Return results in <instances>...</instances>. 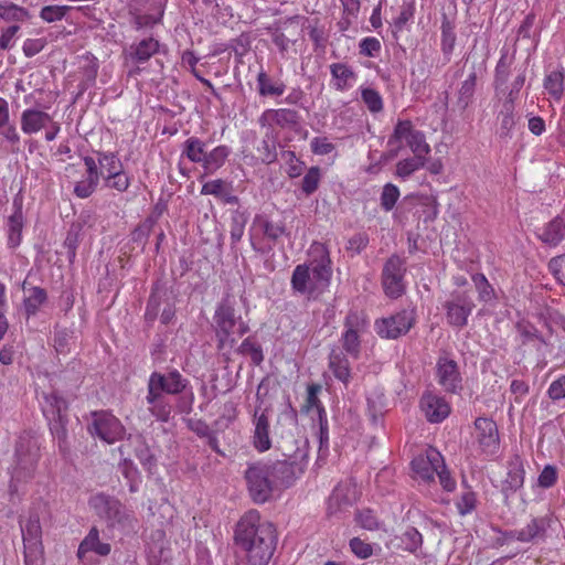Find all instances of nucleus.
Returning <instances> with one entry per match:
<instances>
[{"mask_svg": "<svg viewBox=\"0 0 565 565\" xmlns=\"http://www.w3.org/2000/svg\"><path fill=\"white\" fill-rule=\"evenodd\" d=\"M236 352L241 355H249L254 365H260L264 361L263 349L253 337L245 338L237 347Z\"/></svg>", "mask_w": 565, "mask_h": 565, "instance_id": "09e8293b", "label": "nucleus"}, {"mask_svg": "<svg viewBox=\"0 0 565 565\" xmlns=\"http://www.w3.org/2000/svg\"><path fill=\"white\" fill-rule=\"evenodd\" d=\"M105 185L109 189L117 190L118 192H125L130 185V178L121 170L109 178H104Z\"/></svg>", "mask_w": 565, "mask_h": 565, "instance_id": "338daca9", "label": "nucleus"}, {"mask_svg": "<svg viewBox=\"0 0 565 565\" xmlns=\"http://www.w3.org/2000/svg\"><path fill=\"white\" fill-rule=\"evenodd\" d=\"M441 42H440V50L446 57V62L450 61V56L454 52L455 44H456V33H455V25L454 23L444 15V19L441 21Z\"/></svg>", "mask_w": 565, "mask_h": 565, "instance_id": "37998d69", "label": "nucleus"}, {"mask_svg": "<svg viewBox=\"0 0 565 565\" xmlns=\"http://www.w3.org/2000/svg\"><path fill=\"white\" fill-rule=\"evenodd\" d=\"M159 47L160 44L158 40L153 38L143 39L130 46L129 58L135 63H146L159 52Z\"/></svg>", "mask_w": 565, "mask_h": 565, "instance_id": "72a5a7b5", "label": "nucleus"}, {"mask_svg": "<svg viewBox=\"0 0 565 565\" xmlns=\"http://www.w3.org/2000/svg\"><path fill=\"white\" fill-rule=\"evenodd\" d=\"M13 207L14 212L8 217L7 222L8 246L10 248H17L20 245L24 226L22 200L15 198L13 200Z\"/></svg>", "mask_w": 565, "mask_h": 565, "instance_id": "bb28decb", "label": "nucleus"}, {"mask_svg": "<svg viewBox=\"0 0 565 565\" xmlns=\"http://www.w3.org/2000/svg\"><path fill=\"white\" fill-rule=\"evenodd\" d=\"M444 308L448 323L456 328H463L468 323L475 302L466 291H456L445 302Z\"/></svg>", "mask_w": 565, "mask_h": 565, "instance_id": "ddd939ff", "label": "nucleus"}, {"mask_svg": "<svg viewBox=\"0 0 565 565\" xmlns=\"http://www.w3.org/2000/svg\"><path fill=\"white\" fill-rule=\"evenodd\" d=\"M24 562L25 565H32L38 561L42 550V529L40 518L36 513H31L24 524L21 523Z\"/></svg>", "mask_w": 565, "mask_h": 565, "instance_id": "9b49d317", "label": "nucleus"}, {"mask_svg": "<svg viewBox=\"0 0 565 565\" xmlns=\"http://www.w3.org/2000/svg\"><path fill=\"white\" fill-rule=\"evenodd\" d=\"M406 273L405 260L393 254L384 263L382 269V286L387 297L396 299L405 292L404 276Z\"/></svg>", "mask_w": 565, "mask_h": 565, "instance_id": "6e6552de", "label": "nucleus"}, {"mask_svg": "<svg viewBox=\"0 0 565 565\" xmlns=\"http://www.w3.org/2000/svg\"><path fill=\"white\" fill-rule=\"evenodd\" d=\"M484 68L482 65L479 67L472 65L467 78L460 83L456 93V106L460 111H465L470 105H472L477 89V82L482 76Z\"/></svg>", "mask_w": 565, "mask_h": 565, "instance_id": "aec40b11", "label": "nucleus"}, {"mask_svg": "<svg viewBox=\"0 0 565 565\" xmlns=\"http://www.w3.org/2000/svg\"><path fill=\"white\" fill-rule=\"evenodd\" d=\"M310 273L316 295L318 296L324 292L330 286L332 276L331 259L328 250L323 248L320 259H315L312 262V269Z\"/></svg>", "mask_w": 565, "mask_h": 565, "instance_id": "393cba45", "label": "nucleus"}, {"mask_svg": "<svg viewBox=\"0 0 565 565\" xmlns=\"http://www.w3.org/2000/svg\"><path fill=\"white\" fill-rule=\"evenodd\" d=\"M361 98L371 113H380L383 109V99L374 88H362Z\"/></svg>", "mask_w": 565, "mask_h": 565, "instance_id": "052dcab7", "label": "nucleus"}, {"mask_svg": "<svg viewBox=\"0 0 565 565\" xmlns=\"http://www.w3.org/2000/svg\"><path fill=\"white\" fill-rule=\"evenodd\" d=\"M87 430L107 444L120 439L125 433L120 420L107 411L92 412V423L88 424Z\"/></svg>", "mask_w": 565, "mask_h": 565, "instance_id": "1a4fd4ad", "label": "nucleus"}, {"mask_svg": "<svg viewBox=\"0 0 565 565\" xmlns=\"http://www.w3.org/2000/svg\"><path fill=\"white\" fill-rule=\"evenodd\" d=\"M41 458L40 441L30 431H23L14 446V465L11 468V492L17 491V483L34 478Z\"/></svg>", "mask_w": 565, "mask_h": 565, "instance_id": "7ed1b4c3", "label": "nucleus"}, {"mask_svg": "<svg viewBox=\"0 0 565 565\" xmlns=\"http://www.w3.org/2000/svg\"><path fill=\"white\" fill-rule=\"evenodd\" d=\"M52 117L42 110L28 108L21 115V129L26 135H32L46 128Z\"/></svg>", "mask_w": 565, "mask_h": 565, "instance_id": "c85d7f7f", "label": "nucleus"}, {"mask_svg": "<svg viewBox=\"0 0 565 565\" xmlns=\"http://www.w3.org/2000/svg\"><path fill=\"white\" fill-rule=\"evenodd\" d=\"M438 383L447 393H458L462 390V377L457 362L448 356H440L436 364Z\"/></svg>", "mask_w": 565, "mask_h": 565, "instance_id": "2eb2a0df", "label": "nucleus"}, {"mask_svg": "<svg viewBox=\"0 0 565 565\" xmlns=\"http://www.w3.org/2000/svg\"><path fill=\"white\" fill-rule=\"evenodd\" d=\"M420 408L429 423H441L450 414L448 402L431 392H426L420 398Z\"/></svg>", "mask_w": 565, "mask_h": 565, "instance_id": "5701e85b", "label": "nucleus"}, {"mask_svg": "<svg viewBox=\"0 0 565 565\" xmlns=\"http://www.w3.org/2000/svg\"><path fill=\"white\" fill-rule=\"evenodd\" d=\"M472 281L479 292L480 300L489 301L492 299L493 288L483 274L478 273L472 275Z\"/></svg>", "mask_w": 565, "mask_h": 565, "instance_id": "69168bd1", "label": "nucleus"}, {"mask_svg": "<svg viewBox=\"0 0 565 565\" xmlns=\"http://www.w3.org/2000/svg\"><path fill=\"white\" fill-rule=\"evenodd\" d=\"M254 226H258L264 236L274 244L286 234V226L282 222L274 223L263 215H256L253 222Z\"/></svg>", "mask_w": 565, "mask_h": 565, "instance_id": "58836bf2", "label": "nucleus"}, {"mask_svg": "<svg viewBox=\"0 0 565 565\" xmlns=\"http://www.w3.org/2000/svg\"><path fill=\"white\" fill-rule=\"evenodd\" d=\"M414 156L426 158L430 152V146L426 142L425 134L420 130H415L406 141Z\"/></svg>", "mask_w": 565, "mask_h": 565, "instance_id": "6e6d98bb", "label": "nucleus"}, {"mask_svg": "<svg viewBox=\"0 0 565 565\" xmlns=\"http://www.w3.org/2000/svg\"><path fill=\"white\" fill-rule=\"evenodd\" d=\"M321 180V170L315 166L309 168L301 182V190L306 195H310L318 190Z\"/></svg>", "mask_w": 565, "mask_h": 565, "instance_id": "13d9d810", "label": "nucleus"}, {"mask_svg": "<svg viewBox=\"0 0 565 565\" xmlns=\"http://www.w3.org/2000/svg\"><path fill=\"white\" fill-rule=\"evenodd\" d=\"M399 190L395 184L386 183L383 186L380 198L382 209L386 212L392 211L399 198Z\"/></svg>", "mask_w": 565, "mask_h": 565, "instance_id": "680f3d73", "label": "nucleus"}, {"mask_svg": "<svg viewBox=\"0 0 565 565\" xmlns=\"http://www.w3.org/2000/svg\"><path fill=\"white\" fill-rule=\"evenodd\" d=\"M206 153V143L198 137H190L182 145V156L192 163L202 166Z\"/></svg>", "mask_w": 565, "mask_h": 565, "instance_id": "4c0bfd02", "label": "nucleus"}, {"mask_svg": "<svg viewBox=\"0 0 565 565\" xmlns=\"http://www.w3.org/2000/svg\"><path fill=\"white\" fill-rule=\"evenodd\" d=\"M500 53V58L494 67L493 75V88L497 95L505 93L507 84L515 61V51L510 54L509 50L504 46L501 49Z\"/></svg>", "mask_w": 565, "mask_h": 565, "instance_id": "a878e982", "label": "nucleus"}, {"mask_svg": "<svg viewBox=\"0 0 565 565\" xmlns=\"http://www.w3.org/2000/svg\"><path fill=\"white\" fill-rule=\"evenodd\" d=\"M97 162L102 167L100 174H103L104 178H109L124 170V166L117 152L98 151Z\"/></svg>", "mask_w": 565, "mask_h": 565, "instance_id": "79ce46f5", "label": "nucleus"}, {"mask_svg": "<svg viewBox=\"0 0 565 565\" xmlns=\"http://www.w3.org/2000/svg\"><path fill=\"white\" fill-rule=\"evenodd\" d=\"M273 523L263 521L257 510H249L237 522L234 542L244 552L248 565H268L277 546Z\"/></svg>", "mask_w": 565, "mask_h": 565, "instance_id": "f257e3e1", "label": "nucleus"}, {"mask_svg": "<svg viewBox=\"0 0 565 565\" xmlns=\"http://www.w3.org/2000/svg\"><path fill=\"white\" fill-rule=\"evenodd\" d=\"M88 504L96 515L110 527H128L132 525V511L128 510L120 500L113 495L99 492L90 497Z\"/></svg>", "mask_w": 565, "mask_h": 565, "instance_id": "423d86ee", "label": "nucleus"}, {"mask_svg": "<svg viewBox=\"0 0 565 565\" xmlns=\"http://www.w3.org/2000/svg\"><path fill=\"white\" fill-rule=\"evenodd\" d=\"M148 381L168 395H179L189 385V381L177 369L169 371L167 374L154 371L150 374Z\"/></svg>", "mask_w": 565, "mask_h": 565, "instance_id": "412c9836", "label": "nucleus"}, {"mask_svg": "<svg viewBox=\"0 0 565 565\" xmlns=\"http://www.w3.org/2000/svg\"><path fill=\"white\" fill-rule=\"evenodd\" d=\"M281 159L288 166L287 174L289 178H298L301 175L305 169V162L296 157V153L291 150H284L280 153Z\"/></svg>", "mask_w": 565, "mask_h": 565, "instance_id": "bf43d9fd", "label": "nucleus"}, {"mask_svg": "<svg viewBox=\"0 0 565 565\" xmlns=\"http://www.w3.org/2000/svg\"><path fill=\"white\" fill-rule=\"evenodd\" d=\"M167 395L148 381L146 395L148 411L161 423H168L172 417V404Z\"/></svg>", "mask_w": 565, "mask_h": 565, "instance_id": "a211bd4d", "label": "nucleus"}, {"mask_svg": "<svg viewBox=\"0 0 565 565\" xmlns=\"http://www.w3.org/2000/svg\"><path fill=\"white\" fill-rule=\"evenodd\" d=\"M73 331L67 328H54L53 345L57 354H68L71 352V340Z\"/></svg>", "mask_w": 565, "mask_h": 565, "instance_id": "603ef678", "label": "nucleus"}, {"mask_svg": "<svg viewBox=\"0 0 565 565\" xmlns=\"http://www.w3.org/2000/svg\"><path fill=\"white\" fill-rule=\"evenodd\" d=\"M29 295L23 299V308L28 318L35 316L47 300L46 290L42 287H31L28 289Z\"/></svg>", "mask_w": 565, "mask_h": 565, "instance_id": "ea45409f", "label": "nucleus"}, {"mask_svg": "<svg viewBox=\"0 0 565 565\" xmlns=\"http://www.w3.org/2000/svg\"><path fill=\"white\" fill-rule=\"evenodd\" d=\"M515 104L510 102H502L501 109L498 114L500 138L507 139L512 137V131L515 127Z\"/></svg>", "mask_w": 565, "mask_h": 565, "instance_id": "c9c22d12", "label": "nucleus"}, {"mask_svg": "<svg viewBox=\"0 0 565 565\" xmlns=\"http://www.w3.org/2000/svg\"><path fill=\"white\" fill-rule=\"evenodd\" d=\"M330 72L334 79V87L338 90L347 89L349 82L355 77L353 70L344 63L331 64Z\"/></svg>", "mask_w": 565, "mask_h": 565, "instance_id": "de8ad7c7", "label": "nucleus"}, {"mask_svg": "<svg viewBox=\"0 0 565 565\" xmlns=\"http://www.w3.org/2000/svg\"><path fill=\"white\" fill-rule=\"evenodd\" d=\"M266 409L258 414L257 411L254 413V435H253V445L254 447L260 451H267L271 447V440L269 437V419L266 414Z\"/></svg>", "mask_w": 565, "mask_h": 565, "instance_id": "cd10ccee", "label": "nucleus"}, {"mask_svg": "<svg viewBox=\"0 0 565 565\" xmlns=\"http://www.w3.org/2000/svg\"><path fill=\"white\" fill-rule=\"evenodd\" d=\"M477 430V440L484 454L494 455L500 445L499 431L493 419L488 417H477L475 420Z\"/></svg>", "mask_w": 565, "mask_h": 565, "instance_id": "dca6fc26", "label": "nucleus"}, {"mask_svg": "<svg viewBox=\"0 0 565 565\" xmlns=\"http://www.w3.org/2000/svg\"><path fill=\"white\" fill-rule=\"evenodd\" d=\"M416 322L415 310L404 309L375 321L376 333L383 339H397L406 334Z\"/></svg>", "mask_w": 565, "mask_h": 565, "instance_id": "9d476101", "label": "nucleus"}, {"mask_svg": "<svg viewBox=\"0 0 565 565\" xmlns=\"http://www.w3.org/2000/svg\"><path fill=\"white\" fill-rule=\"evenodd\" d=\"M366 322L356 311H350L344 319V332L341 337L343 350L354 359L361 351L360 332L365 329Z\"/></svg>", "mask_w": 565, "mask_h": 565, "instance_id": "4468645a", "label": "nucleus"}, {"mask_svg": "<svg viewBox=\"0 0 565 565\" xmlns=\"http://www.w3.org/2000/svg\"><path fill=\"white\" fill-rule=\"evenodd\" d=\"M201 194L214 195L220 198L226 204H238V196L231 193L230 186L222 179L205 182L202 185Z\"/></svg>", "mask_w": 565, "mask_h": 565, "instance_id": "f704fd0d", "label": "nucleus"}, {"mask_svg": "<svg viewBox=\"0 0 565 565\" xmlns=\"http://www.w3.org/2000/svg\"><path fill=\"white\" fill-rule=\"evenodd\" d=\"M441 454L435 448H428L425 455H418L415 457L411 465L414 473L417 478L425 482L434 481V477L438 468L443 463Z\"/></svg>", "mask_w": 565, "mask_h": 565, "instance_id": "f3484780", "label": "nucleus"}, {"mask_svg": "<svg viewBox=\"0 0 565 565\" xmlns=\"http://www.w3.org/2000/svg\"><path fill=\"white\" fill-rule=\"evenodd\" d=\"M70 9L67 6H45L41 9L40 18L47 23L61 21Z\"/></svg>", "mask_w": 565, "mask_h": 565, "instance_id": "0e129e2a", "label": "nucleus"}, {"mask_svg": "<svg viewBox=\"0 0 565 565\" xmlns=\"http://www.w3.org/2000/svg\"><path fill=\"white\" fill-rule=\"evenodd\" d=\"M270 118V120L281 127V128H290L294 129L296 126H298L300 116L297 110L289 109V108H279V109H268L266 110L259 121L264 126V121Z\"/></svg>", "mask_w": 565, "mask_h": 565, "instance_id": "7c9ffc66", "label": "nucleus"}, {"mask_svg": "<svg viewBox=\"0 0 565 565\" xmlns=\"http://www.w3.org/2000/svg\"><path fill=\"white\" fill-rule=\"evenodd\" d=\"M0 18L6 21H24L29 18V12L13 2H6L0 3Z\"/></svg>", "mask_w": 565, "mask_h": 565, "instance_id": "4d7b16f0", "label": "nucleus"}, {"mask_svg": "<svg viewBox=\"0 0 565 565\" xmlns=\"http://www.w3.org/2000/svg\"><path fill=\"white\" fill-rule=\"evenodd\" d=\"M247 214L236 210L232 215L231 222V245L234 247L243 237L245 225L247 223Z\"/></svg>", "mask_w": 565, "mask_h": 565, "instance_id": "864d4df0", "label": "nucleus"}, {"mask_svg": "<svg viewBox=\"0 0 565 565\" xmlns=\"http://www.w3.org/2000/svg\"><path fill=\"white\" fill-rule=\"evenodd\" d=\"M249 497L255 503H265L270 500L276 490L275 483L270 480L271 473L267 462L256 461L249 463L245 470Z\"/></svg>", "mask_w": 565, "mask_h": 565, "instance_id": "0eeeda50", "label": "nucleus"}, {"mask_svg": "<svg viewBox=\"0 0 565 565\" xmlns=\"http://www.w3.org/2000/svg\"><path fill=\"white\" fill-rule=\"evenodd\" d=\"M414 126L411 120L398 119L395 124L393 134L388 138V146L397 145V148L393 151L392 156H396L397 151L402 148L401 142L403 140L407 141L409 136L415 132Z\"/></svg>", "mask_w": 565, "mask_h": 565, "instance_id": "c03bdc74", "label": "nucleus"}, {"mask_svg": "<svg viewBox=\"0 0 565 565\" xmlns=\"http://www.w3.org/2000/svg\"><path fill=\"white\" fill-rule=\"evenodd\" d=\"M128 448L132 450L134 455L140 461L141 466L150 475H152L153 470L157 467V458L151 451L145 437L141 435L130 436L128 438V443L119 447L120 454L122 455Z\"/></svg>", "mask_w": 565, "mask_h": 565, "instance_id": "b1692460", "label": "nucleus"}, {"mask_svg": "<svg viewBox=\"0 0 565 565\" xmlns=\"http://www.w3.org/2000/svg\"><path fill=\"white\" fill-rule=\"evenodd\" d=\"M398 540L401 542V548L414 555H417L418 551L423 546V535L413 526H408L398 536Z\"/></svg>", "mask_w": 565, "mask_h": 565, "instance_id": "49530a36", "label": "nucleus"}, {"mask_svg": "<svg viewBox=\"0 0 565 565\" xmlns=\"http://www.w3.org/2000/svg\"><path fill=\"white\" fill-rule=\"evenodd\" d=\"M554 519L552 514L533 518L524 527L518 531L516 541L521 543H539L547 537V531Z\"/></svg>", "mask_w": 565, "mask_h": 565, "instance_id": "6ab92c4d", "label": "nucleus"}, {"mask_svg": "<svg viewBox=\"0 0 565 565\" xmlns=\"http://www.w3.org/2000/svg\"><path fill=\"white\" fill-rule=\"evenodd\" d=\"M329 369L337 380L348 385L351 379V366L349 359L339 348L332 349L329 354Z\"/></svg>", "mask_w": 565, "mask_h": 565, "instance_id": "c756f323", "label": "nucleus"}, {"mask_svg": "<svg viewBox=\"0 0 565 565\" xmlns=\"http://www.w3.org/2000/svg\"><path fill=\"white\" fill-rule=\"evenodd\" d=\"M83 548H89L90 552H95L97 555L107 556L110 551V544L99 541V532L97 527H92L88 534L83 540Z\"/></svg>", "mask_w": 565, "mask_h": 565, "instance_id": "3c124183", "label": "nucleus"}, {"mask_svg": "<svg viewBox=\"0 0 565 565\" xmlns=\"http://www.w3.org/2000/svg\"><path fill=\"white\" fill-rule=\"evenodd\" d=\"M294 429H297L295 418L289 414L280 415L274 429L275 448L285 459L308 462V440L297 438Z\"/></svg>", "mask_w": 565, "mask_h": 565, "instance_id": "39448f33", "label": "nucleus"}, {"mask_svg": "<svg viewBox=\"0 0 565 565\" xmlns=\"http://www.w3.org/2000/svg\"><path fill=\"white\" fill-rule=\"evenodd\" d=\"M257 88L260 96H281L286 90V85L279 79H271L262 70L257 75Z\"/></svg>", "mask_w": 565, "mask_h": 565, "instance_id": "a19ab883", "label": "nucleus"}, {"mask_svg": "<svg viewBox=\"0 0 565 565\" xmlns=\"http://www.w3.org/2000/svg\"><path fill=\"white\" fill-rule=\"evenodd\" d=\"M524 478L525 470L523 460L520 455L514 454L508 461V473L501 488L505 500L523 487Z\"/></svg>", "mask_w": 565, "mask_h": 565, "instance_id": "4be33fe9", "label": "nucleus"}, {"mask_svg": "<svg viewBox=\"0 0 565 565\" xmlns=\"http://www.w3.org/2000/svg\"><path fill=\"white\" fill-rule=\"evenodd\" d=\"M526 81V67H520L518 68V73L512 81L510 87L507 86L505 93H502L504 95L503 102H510L512 104H515V100L519 98V94L524 86Z\"/></svg>", "mask_w": 565, "mask_h": 565, "instance_id": "5fc2aeb1", "label": "nucleus"}, {"mask_svg": "<svg viewBox=\"0 0 565 565\" xmlns=\"http://www.w3.org/2000/svg\"><path fill=\"white\" fill-rule=\"evenodd\" d=\"M268 467L271 473V481L275 483L276 489L289 488L294 482L302 476L308 462L282 459L268 461Z\"/></svg>", "mask_w": 565, "mask_h": 565, "instance_id": "f8f14e48", "label": "nucleus"}, {"mask_svg": "<svg viewBox=\"0 0 565 565\" xmlns=\"http://www.w3.org/2000/svg\"><path fill=\"white\" fill-rule=\"evenodd\" d=\"M213 321L216 348L220 351L236 344L235 334L243 337L249 331L248 322L237 315L235 299L230 294H226L216 305Z\"/></svg>", "mask_w": 565, "mask_h": 565, "instance_id": "f03ea898", "label": "nucleus"}, {"mask_svg": "<svg viewBox=\"0 0 565 565\" xmlns=\"http://www.w3.org/2000/svg\"><path fill=\"white\" fill-rule=\"evenodd\" d=\"M43 414L49 422L50 433L57 443L58 452L67 459L71 456L68 441V403L56 391L44 395Z\"/></svg>", "mask_w": 565, "mask_h": 565, "instance_id": "20e7f679", "label": "nucleus"}, {"mask_svg": "<svg viewBox=\"0 0 565 565\" xmlns=\"http://www.w3.org/2000/svg\"><path fill=\"white\" fill-rule=\"evenodd\" d=\"M564 71L555 70L545 75L543 86L555 100H559L564 93Z\"/></svg>", "mask_w": 565, "mask_h": 565, "instance_id": "a18cd8bd", "label": "nucleus"}, {"mask_svg": "<svg viewBox=\"0 0 565 565\" xmlns=\"http://www.w3.org/2000/svg\"><path fill=\"white\" fill-rule=\"evenodd\" d=\"M564 220L556 216L542 228L539 238L550 246H556L564 238Z\"/></svg>", "mask_w": 565, "mask_h": 565, "instance_id": "e433bc0d", "label": "nucleus"}, {"mask_svg": "<svg viewBox=\"0 0 565 565\" xmlns=\"http://www.w3.org/2000/svg\"><path fill=\"white\" fill-rule=\"evenodd\" d=\"M231 153V148L225 145H220L207 151L206 157H204L203 163L201 166L205 174H213L218 169H221L225 164Z\"/></svg>", "mask_w": 565, "mask_h": 565, "instance_id": "473e14b6", "label": "nucleus"}, {"mask_svg": "<svg viewBox=\"0 0 565 565\" xmlns=\"http://www.w3.org/2000/svg\"><path fill=\"white\" fill-rule=\"evenodd\" d=\"M426 162L427 158H420L419 156H413L412 158L401 160L396 164L395 174L405 180L409 178L415 171L424 168Z\"/></svg>", "mask_w": 565, "mask_h": 565, "instance_id": "8fccbe9b", "label": "nucleus"}, {"mask_svg": "<svg viewBox=\"0 0 565 565\" xmlns=\"http://www.w3.org/2000/svg\"><path fill=\"white\" fill-rule=\"evenodd\" d=\"M548 268L557 281L565 286V254L552 258Z\"/></svg>", "mask_w": 565, "mask_h": 565, "instance_id": "774afa93", "label": "nucleus"}, {"mask_svg": "<svg viewBox=\"0 0 565 565\" xmlns=\"http://www.w3.org/2000/svg\"><path fill=\"white\" fill-rule=\"evenodd\" d=\"M154 223L156 221L152 217H147L132 231L131 241L143 247L148 241L152 227L154 226Z\"/></svg>", "mask_w": 565, "mask_h": 565, "instance_id": "e2e57ef3", "label": "nucleus"}, {"mask_svg": "<svg viewBox=\"0 0 565 565\" xmlns=\"http://www.w3.org/2000/svg\"><path fill=\"white\" fill-rule=\"evenodd\" d=\"M291 287L298 294L317 297L308 265L300 264L295 267L291 275Z\"/></svg>", "mask_w": 565, "mask_h": 565, "instance_id": "2f4dec72", "label": "nucleus"}]
</instances>
